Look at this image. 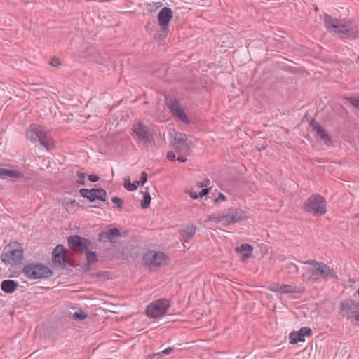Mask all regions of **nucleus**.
Listing matches in <instances>:
<instances>
[{
    "label": "nucleus",
    "mask_w": 359,
    "mask_h": 359,
    "mask_svg": "<svg viewBox=\"0 0 359 359\" xmlns=\"http://www.w3.org/2000/svg\"><path fill=\"white\" fill-rule=\"evenodd\" d=\"M304 263L311 266V269H309L304 274L311 281H317L320 278L326 280L337 278L335 271L323 262L309 259Z\"/></svg>",
    "instance_id": "2"
},
{
    "label": "nucleus",
    "mask_w": 359,
    "mask_h": 359,
    "mask_svg": "<svg viewBox=\"0 0 359 359\" xmlns=\"http://www.w3.org/2000/svg\"><path fill=\"white\" fill-rule=\"evenodd\" d=\"M88 180L93 182H95L99 180V177L95 175H88Z\"/></svg>",
    "instance_id": "44"
},
{
    "label": "nucleus",
    "mask_w": 359,
    "mask_h": 359,
    "mask_svg": "<svg viewBox=\"0 0 359 359\" xmlns=\"http://www.w3.org/2000/svg\"><path fill=\"white\" fill-rule=\"evenodd\" d=\"M77 177L78 180L77 182L80 184L84 185L85 184V178H86V174L81 171L77 172Z\"/></svg>",
    "instance_id": "35"
},
{
    "label": "nucleus",
    "mask_w": 359,
    "mask_h": 359,
    "mask_svg": "<svg viewBox=\"0 0 359 359\" xmlns=\"http://www.w3.org/2000/svg\"><path fill=\"white\" fill-rule=\"evenodd\" d=\"M172 146H173V148L175 149V151L177 154L181 153L183 151V149H184L183 146H181L180 144H173L172 143ZM184 149H186L184 148Z\"/></svg>",
    "instance_id": "40"
},
{
    "label": "nucleus",
    "mask_w": 359,
    "mask_h": 359,
    "mask_svg": "<svg viewBox=\"0 0 359 359\" xmlns=\"http://www.w3.org/2000/svg\"><path fill=\"white\" fill-rule=\"evenodd\" d=\"M18 282L13 280H4L1 282V288L6 293H13L17 289Z\"/></svg>",
    "instance_id": "19"
},
{
    "label": "nucleus",
    "mask_w": 359,
    "mask_h": 359,
    "mask_svg": "<svg viewBox=\"0 0 359 359\" xmlns=\"http://www.w3.org/2000/svg\"><path fill=\"white\" fill-rule=\"evenodd\" d=\"M79 193L81 196L88 198L90 202H93L95 200L106 202L107 198V192L102 188L91 189H81L79 190Z\"/></svg>",
    "instance_id": "13"
},
{
    "label": "nucleus",
    "mask_w": 359,
    "mask_h": 359,
    "mask_svg": "<svg viewBox=\"0 0 359 359\" xmlns=\"http://www.w3.org/2000/svg\"><path fill=\"white\" fill-rule=\"evenodd\" d=\"M124 182H125V184H124L125 188L128 191H130L135 190L138 187V186L140 185V182H138V181H135L133 183H131L130 182L129 177H125Z\"/></svg>",
    "instance_id": "24"
},
{
    "label": "nucleus",
    "mask_w": 359,
    "mask_h": 359,
    "mask_svg": "<svg viewBox=\"0 0 359 359\" xmlns=\"http://www.w3.org/2000/svg\"><path fill=\"white\" fill-rule=\"evenodd\" d=\"M220 219H222V213L212 214L208 216V220L222 224V220H220Z\"/></svg>",
    "instance_id": "33"
},
{
    "label": "nucleus",
    "mask_w": 359,
    "mask_h": 359,
    "mask_svg": "<svg viewBox=\"0 0 359 359\" xmlns=\"http://www.w3.org/2000/svg\"><path fill=\"white\" fill-rule=\"evenodd\" d=\"M23 177L24 174L19 170L2 168L1 179L5 180L9 178L12 180H18Z\"/></svg>",
    "instance_id": "17"
},
{
    "label": "nucleus",
    "mask_w": 359,
    "mask_h": 359,
    "mask_svg": "<svg viewBox=\"0 0 359 359\" xmlns=\"http://www.w3.org/2000/svg\"><path fill=\"white\" fill-rule=\"evenodd\" d=\"M175 116L179 119H180L183 123H187V124L189 123V120L183 109L181 110L179 113H177Z\"/></svg>",
    "instance_id": "30"
},
{
    "label": "nucleus",
    "mask_w": 359,
    "mask_h": 359,
    "mask_svg": "<svg viewBox=\"0 0 359 359\" xmlns=\"http://www.w3.org/2000/svg\"><path fill=\"white\" fill-rule=\"evenodd\" d=\"M175 116L179 119H180L183 123H187V124L189 123V120L183 109L181 110L179 113H177Z\"/></svg>",
    "instance_id": "29"
},
{
    "label": "nucleus",
    "mask_w": 359,
    "mask_h": 359,
    "mask_svg": "<svg viewBox=\"0 0 359 359\" xmlns=\"http://www.w3.org/2000/svg\"><path fill=\"white\" fill-rule=\"evenodd\" d=\"M280 288H281V285L276 284V285H274L271 286L270 287V290L271 291L280 293Z\"/></svg>",
    "instance_id": "43"
},
{
    "label": "nucleus",
    "mask_w": 359,
    "mask_h": 359,
    "mask_svg": "<svg viewBox=\"0 0 359 359\" xmlns=\"http://www.w3.org/2000/svg\"><path fill=\"white\" fill-rule=\"evenodd\" d=\"M133 131L137 138V142L147 145L152 138V133L149 128L141 121H137L133 126Z\"/></svg>",
    "instance_id": "9"
},
{
    "label": "nucleus",
    "mask_w": 359,
    "mask_h": 359,
    "mask_svg": "<svg viewBox=\"0 0 359 359\" xmlns=\"http://www.w3.org/2000/svg\"><path fill=\"white\" fill-rule=\"evenodd\" d=\"M315 130H316L317 134L327 144L331 142V139L329 135L319 124H316Z\"/></svg>",
    "instance_id": "21"
},
{
    "label": "nucleus",
    "mask_w": 359,
    "mask_h": 359,
    "mask_svg": "<svg viewBox=\"0 0 359 359\" xmlns=\"http://www.w3.org/2000/svg\"><path fill=\"white\" fill-rule=\"evenodd\" d=\"M304 209L313 216L324 215L327 212L326 201L323 196L313 194L305 201Z\"/></svg>",
    "instance_id": "6"
},
{
    "label": "nucleus",
    "mask_w": 359,
    "mask_h": 359,
    "mask_svg": "<svg viewBox=\"0 0 359 359\" xmlns=\"http://www.w3.org/2000/svg\"><path fill=\"white\" fill-rule=\"evenodd\" d=\"M176 159L181 163H184L187 161V158L183 156H179Z\"/></svg>",
    "instance_id": "47"
},
{
    "label": "nucleus",
    "mask_w": 359,
    "mask_h": 359,
    "mask_svg": "<svg viewBox=\"0 0 359 359\" xmlns=\"http://www.w3.org/2000/svg\"><path fill=\"white\" fill-rule=\"evenodd\" d=\"M111 201H112V203H114V204H116L117 205V207L119 210L122 209V205H123V202L121 198H120L117 196H114L112 198Z\"/></svg>",
    "instance_id": "36"
},
{
    "label": "nucleus",
    "mask_w": 359,
    "mask_h": 359,
    "mask_svg": "<svg viewBox=\"0 0 359 359\" xmlns=\"http://www.w3.org/2000/svg\"><path fill=\"white\" fill-rule=\"evenodd\" d=\"M69 248L75 252L83 253L89 249L90 242L80 236H71L67 238Z\"/></svg>",
    "instance_id": "12"
},
{
    "label": "nucleus",
    "mask_w": 359,
    "mask_h": 359,
    "mask_svg": "<svg viewBox=\"0 0 359 359\" xmlns=\"http://www.w3.org/2000/svg\"><path fill=\"white\" fill-rule=\"evenodd\" d=\"M66 254L65 247L62 245H57L53 251V262L59 266H65L67 263Z\"/></svg>",
    "instance_id": "15"
},
{
    "label": "nucleus",
    "mask_w": 359,
    "mask_h": 359,
    "mask_svg": "<svg viewBox=\"0 0 359 359\" xmlns=\"http://www.w3.org/2000/svg\"><path fill=\"white\" fill-rule=\"evenodd\" d=\"M173 351V348H171V347H168L164 350H163L161 352H158L156 353H154L152 355H150L149 357L150 358H151L152 357L154 356H156V355H169L170 353H171Z\"/></svg>",
    "instance_id": "32"
},
{
    "label": "nucleus",
    "mask_w": 359,
    "mask_h": 359,
    "mask_svg": "<svg viewBox=\"0 0 359 359\" xmlns=\"http://www.w3.org/2000/svg\"><path fill=\"white\" fill-rule=\"evenodd\" d=\"M27 136L30 141L33 142H39L41 146L48 150L54 147L53 139L39 126L31 125L27 129Z\"/></svg>",
    "instance_id": "4"
},
{
    "label": "nucleus",
    "mask_w": 359,
    "mask_h": 359,
    "mask_svg": "<svg viewBox=\"0 0 359 359\" xmlns=\"http://www.w3.org/2000/svg\"><path fill=\"white\" fill-rule=\"evenodd\" d=\"M167 158L170 161H175L176 160L175 154L173 151L168 152Z\"/></svg>",
    "instance_id": "41"
},
{
    "label": "nucleus",
    "mask_w": 359,
    "mask_h": 359,
    "mask_svg": "<svg viewBox=\"0 0 359 359\" xmlns=\"http://www.w3.org/2000/svg\"><path fill=\"white\" fill-rule=\"evenodd\" d=\"M287 268L290 273H297L299 271L298 266L294 263H290Z\"/></svg>",
    "instance_id": "37"
},
{
    "label": "nucleus",
    "mask_w": 359,
    "mask_h": 359,
    "mask_svg": "<svg viewBox=\"0 0 359 359\" xmlns=\"http://www.w3.org/2000/svg\"><path fill=\"white\" fill-rule=\"evenodd\" d=\"M23 248L18 242H11L6 245L1 255V260L6 265L19 264L23 260Z\"/></svg>",
    "instance_id": "3"
},
{
    "label": "nucleus",
    "mask_w": 359,
    "mask_h": 359,
    "mask_svg": "<svg viewBox=\"0 0 359 359\" xmlns=\"http://www.w3.org/2000/svg\"><path fill=\"white\" fill-rule=\"evenodd\" d=\"M357 293H358V295H359V289L357 290Z\"/></svg>",
    "instance_id": "50"
},
{
    "label": "nucleus",
    "mask_w": 359,
    "mask_h": 359,
    "mask_svg": "<svg viewBox=\"0 0 359 359\" xmlns=\"http://www.w3.org/2000/svg\"><path fill=\"white\" fill-rule=\"evenodd\" d=\"M312 334V331L309 327H303L297 332L290 333L289 339L290 344H297L298 342H304L306 337Z\"/></svg>",
    "instance_id": "14"
},
{
    "label": "nucleus",
    "mask_w": 359,
    "mask_h": 359,
    "mask_svg": "<svg viewBox=\"0 0 359 359\" xmlns=\"http://www.w3.org/2000/svg\"><path fill=\"white\" fill-rule=\"evenodd\" d=\"M172 143L183 146L186 150H189L190 149V144L187 141V136L183 133L175 132L173 136Z\"/></svg>",
    "instance_id": "18"
},
{
    "label": "nucleus",
    "mask_w": 359,
    "mask_h": 359,
    "mask_svg": "<svg viewBox=\"0 0 359 359\" xmlns=\"http://www.w3.org/2000/svg\"><path fill=\"white\" fill-rule=\"evenodd\" d=\"M225 200H226V196L223 194L219 193V196L215 199V202H218L219 201H225Z\"/></svg>",
    "instance_id": "46"
},
{
    "label": "nucleus",
    "mask_w": 359,
    "mask_h": 359,
    "mask_svg": "<svg viewBox=\"0 0 359 359\" xmlns=\"http://www.w3.org/2000/svg\"><path fill=\"white\" fill-rule=\"evenodd\" d=\"M167 257L161 252L149 251L143 257V262L147 266H160L166 263Z\"/></svg>",
    "instance_id": "11"
},
{
    "label": "nucleus",
    "mask_w": 359,
    "mask_h": 359,
    "mask_svg": "<svg viewBox=\"0 0 359 359\" xmlns=\"http://www.w3.org/2000/svg\"><path fill=\"white\" fill-rule=\"evenodd\" d=\"M353 107L359 109V96L353 95L346 98Z\"/></svg>",
    "instance_id": "27"
},
{
    "label": "nucleus",
    "mask_w": 359,
    "mask_h": 359,
    "mask_svg": "<svg viewBox=\"0 0 359 359\" xmlns=\"http://www.w3.org/2000/svg\"><path fill=\"white\" fill-rule=\"evenodd\" d=\"M208 191H209V189H203L199 193L198 196L203 197V196H205L206 194H208Z\"/></svg>",
    "instance_id": "45"
},
{
    "label": "nucleus",
    "mask_w": 359,
    "mask_h": 359,
    "mask_svg": "<svg viewBox=\"0 0 359 359\" xmlns=\"http://www.w3.org/2000/svg\"><path fill=\"white\" fill-rule=\"evenodd\" d=\"M339 309L341 316L359 326V302L351 299H344L340 302Z\"/></svg>",
    "instance_id": "5"
},
{
    "label": "nucleus",
    "mask_w": 359,
    "mask_h": 359,
    "mask_svg": "<svg viewBox=\"0 0 359 359\" xmlns=\"http://www.w3.org/2000/svg\"><path fill=\"white\" fill-rule=\"evenodd\" d=\"M24 275L29 279H41L50 278L53 272L42 264H28L22 269Z\"/></svg>",
    "instance_id": "7"
},
{
    "label": "nucleus",
    "mask_w": 359,
    "mask_h": 359,
    "mask_svg": "<svg viewBox=\"0 0 359 359\" xmlns=\"http://www.w3.org/2000/svg\"><path fill=\"white\" fill-rule=\"evenodd\" d=\"M280 293L282 294H293L300 292V289L295 285H281Z\"/></svg>",
    "instance_id": "22"
},
{
    "label": "nucleus",
    "mask_w": 359,
    "mask_h": 359,
    "mask_svg": "<svg viewBox=\"0 0 359 359\" xmlns=\"http://www.w3.org/2000/svg\"><path fill=\"white\" fill-rule=\"evenodd\" d=\"M167 104L168 108L174 115H176L181 110H182L180 102L177 100H170L167 103Z\"/></svg>",
    "instance_id": "23"
},
{
    "label": "nucleus",
    "mask_w": 359,
    "mask_h": 359,
    "mask_svg": "<svg viewBox=\"0 0 359 359\" xmlns=\"http://www.w3.org/2000/svg\"><path fill=\"white\" fill-rule=\"evenodd\" d=\"M248 218L246 213L241 209L230 208L222 213V224L228 226Z\"/></svg>",
    "instance_id": "10"
},
{
    "label": "nucleus",
    "mask_w": 359,
    "mask_h": 359,
    "mask_svg": "<svg viewBox=\"0 0 359 359\" xmlns=\"http://www.w3.org/2000/svg\"><path fill=\"white\" fill-rule=\"evenodd\" d=\"M172 18V11L168 7H163L158 13V20L162 30H165Z\"/></svg>",
    "instance_id": "16"
},
{
    "label": "nucleus",
    "mask_w": 359,
    "mask_h": 359,
    "mask_svg": "<svg viewBox=\"0 0 359 359\" xmlns=\"http://www.w3.org/2000/svg\"><path fill=\"white\" fill-rule=\"evenodd\" d=\"M107 232L111 238L114 236H118L120 235V231L117 228L111 229Z\"/></svg>",
    "instance_id": "38"
},
{
    "label": "nucleus",
    "mask_w": 359,
    "mask_h": 359,
    "mask_svg": "<svg viewBox=\"0 0 359 359\" xmlns=\"http://www.w3.org/2000/svg\"><path fill=\"white\" fill-rule=\"evenodd\" d=\"M87 316H88L87 314L81 310L75 311L73 313L74 318L76 320H83L86 319L87 318Z\"/></svg>",
    "instance_id": "28"
},
{
    "label": "nucleus",
    "mask_w": 359,
    "mask_h": 359,
    "mask_svg": "<svg viewBox=\"0 0 359 359\" xmlns=\"http://www.w3.org/2000/svg\"><path fill=\"white\" fill-rule=\"evenodd\" d=\"M86 255V259L88 264H94L97 261V255L95 252H90L89 249L84 251Z\"/></svg>",
    "instance_id": "25"
},
{
    "label": "nucleus",
    "mask_w": 359,
    "mask_h": 359,
    "mask_svg": "<svg viewBox=\"0 0 359 359\" xmlns=\"http://www.w3.org/2000/svg\"><path fill=\"white\" fill-rule=\"evenodd\" d=\"M190 196L193 199H197L198 198V194L196 192H190Z\"/></svg>",
    "instance_id": "48"
},
{
    "label": "nucleus",
    "mask_w": 359,
    "mask_h": 359,
    "mask_svg": "<svg viewBox=\"0 0 359 359\" xmlns=\"http://www.w3.org/2000/svg\"><path fill=\"white\" fill-rule=\"evenodd\" d=\"M99 241L101 242L111 241V238L109 236L107 231H103L99 233Z\"/></svg>",
    "instance_id": "31"
},
{
    "label": "nucleus",
    "mask_w": 359,
    "mask_h": 359,
    "mask_svg": "<svg viewBox=\"0 0 359 359\" xmlns=\"http://www.w3.org/2000/svg\"><path fill=\"white\" fill-rule=\"evenodd\" d=\"M147 181V174L145 171H143L141 174L140 185H143Z\"/></svg>",
    "instance_id": "39"
},
{
    "label": "nucleus",
    "mask_w": 359,
    "mask_h": 359,
    "mask_svg": "<svg viewBox=\"0 0 359 359\" xmlns=\"http://www.w3.org/2000/svg\"><path fill=\"white\" fill-rule=\"evenodd\" d=\"M316 124H318V123L317 122H316L315 120L312 119L311 121L310 122V125L313 128L314 130H315Z\"/></svg>",
    "instance_id": "49"
},
{
    "label": "nucleus",
    "mask_w": 359,
    "mask_h": 359,
    "mask_svg": "<svg viewBox=\"0 0 359 359\" xmlns=\"http://www.w3.org/2000/svg\"><path fill=\"white\" fill-rule=\"evenodd\" d=\"M170 307L169 301L166 299H159L152 302L146 309L148 317L157 318L163 316Z\"/></svg>",
    "instance_id": "8"
},
{
    "label": "nucleus",
    "mask_w": 359,
    "mask_h": 359,
    "mask_svg": "<svg viewBox=\"0 0 359 359\" xmlns=\"http://www.w3.org/2000/svg\"><path fill=\"white\" fill-rule=\"evenodd\" d=\"M50 65L55 67H58L60 65V62L58 59H53L50 61Z\"/></svg>",
    "instance_id": "42"
},
{
    "label": "nucleus",
    "mask_w": 359,
    "mask_h": 359,
    "mask_svg": "<svg viewBox=\"0 0 359 359\" xmlns=\"http://www.w3.org/2000/svg\"><path fill=\"white\" fill-rule=\"evenodd\" d=\"M323 22L325 27L332 35L340 37L345 36L346 38H355L358 34L357 27L353 26L352 23L346 19H339L325 15Z\"/></svg>",
    "instance_id": "1"
},
{
    "label": "nucleus",
    "mask_w": 359,
    "mask_h": 359,
    "mask_svg": "<svg viewBox=\"0 0 359 359\" xmlns=\"http://www.w3.org/2000/svg\"><path fill=\"white\" fill-rule=\"evenodd\" d=\"M151 197L149 193L144 194V198L141 201V207L142 208H147L149 206L151 203Z\"/></svg>",
    "instance_id": "26"
},
{
    "label": "nucleus",
    "mask_w": 359,
    "mask_h": 359,
    "mask_svg": "<svg viewBox=\"0 0 359 359\" xmlns=\"http://www.w3.org/2000/svg\"><path fill=\"white\" fill-rule=\"evenodd\" d=\"M181 236L185 242L192 238L196 233V227L193 225L187 226L184 229L182 230Z\"/></svg>",
    "instance_id": "20"
},
{
    "label": "nucleus",
    "mask_w": 359,
    "mask_h": 359,
    "mask_svg": "<svg viewBox=\"0 0 359 359\" xmlns=\"http://www.w3.org/2000/svg\"><path fill=\"white\" fill-rule=\"evenodd\" d=\"M237 250L250 252L253 250V247L250 244H242L240 247H237Z\"/></svg>",
    "instance_id": "34"
}]
</instances>
